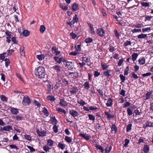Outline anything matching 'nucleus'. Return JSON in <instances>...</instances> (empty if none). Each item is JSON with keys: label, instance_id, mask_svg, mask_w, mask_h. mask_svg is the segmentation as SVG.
I'll use <instances>...</instances> for the list:
<instances>
[{"label": "nucleus", "instance_id": "1", "mask_svg": "<svg viewBox=\"0 0 153 153\" xmlns=\"http://www.w3.org/2000/svg\"><path fill=\"white\" fill-rule=\"evenodd\" d=\"M35 74L36 76L39 78H43L45 75L44 68L42 66L39 67L35 69Z\"/></svg>", "mask_w": 153, "mask_h": 153}, {"label": "nucleus", "instance_id": "2", "mask_svg": "<svg viewBox=\"0 0 153 153\" xmlns=\"http://www.w3.org/2000/svg\"><path fill=\"white\" fill-rule=\"evenodd\" d=\"M51 82L48 80L44 82L43 83L44 86L48 89L47 94H51V91L53 88V86H51Z\"/></svg>", "mask_w": 153, "mask_h": 153}, {"label": "nucleus", "instance_id": "3", "mask_svg": "<svg viewBox=\"0 0 153 153\" xmlns=\"http://www.w3.org/2000/svg\"><path fill=\"white\" fill-rule=\"evenodd\" d=\"M30 103V100L28 96L25 95L24 96L22 102V104L24 106L29 105Z\"/></svg>", "mask_w": 153, "mask_h": 153}, {"label": "nucleus", "instance_id": "4", "mask_svg": "<svg viewBox=\"0 0 153 153\" xmlns=\"http://www.w3.org/2000/svg\"><path fill=\"white\" fill-rule=\"evenodd\" d=\"M97 33L100 37H102L105 33V31L102 28H99L97 29Z\"/></svg>", "mask_w": 153, "mask_h": 153}, {"label": "nucleus", "instance_id": "5", "mask_svg": "<svg viewBox=\"0 0 153 153\" xmlns=\"http://www.w3.org/2000/svg\"><path fill=\"white\" fill-rule=\"evenodd\" d=\"M65 66L68 69L71 70L73 68L74 63L72 62L67 61L65 64Z\"/></svg>", "mask_w": 153, "mask_h": 153}, {"label": "nucleus", "instance_id": "6", "mask_svg": "<svg viewBox=\"0 0 153 153\" xmlns=\"http://www.w3.org/2000/svg\"><path fill=\"white\" fill-rule=\"evenodd\" d=\"M79 136L87 140H89L91 137L89 135L86 133H80L79 134Z\"/></svg>", "mask_w": 153, "mask_h": 153}, {"label": "nucleus", "instance_id": "7", "mask_svg": "<svg viewBox=\"0 0 153 153\" xmlns=\"http://www.w3.org/2000/svg\"><path fill=\"white\" fill-rule=\"evenodd\" d=\"M69 113L73 117H77L79 115L78 113L74 110H70Z\"/></svg>", "mask_w": 153, "mask_h": 153}, {"label": "nucleus", "instance_id": "8", "mask_svg": "<svg viewBox=\"0 0 153 153\" xmlns=\"http://www.w3.org/2000/svg\"><path fill=\"white\" fill-rule=\"evenodd\" d=\"M10 110L11 113L13 114L16 115L19 112L18 109L14 107H10Z\"/></svg>", "mask_w": 153, "mask_h": 153}, {"label": "nucleus", "instance_id": "9", "mask_svg": "<svg viewBox=\"0 0 153 153\" xmlns=\"http://www.w3.org/2000/svg\"><path fill=\"white\" fill-rule=\"evenodd\" d=\"M36 132L38 135L40 137H43L46 135V132L45 131H40L38 129H37Z\"/></svg>", "mask_w": 153, "mask_h": 153}, {"label": "nucleus", "instance_id": "10", "mask_svg": "<svg viewBox=\"0 0 153 153\" xmlns=\"http://www.w3.org/2000/svg\"><path fill=\"white\" fill-rule=\"evenodd\" d=\"M71 8L74 11L78 10L79 8V4L75 3H74L71 5Z\"/></svg>", "mask_w": 153, "mask_h": 153}, {"label": "nucleus", "instance_id": "11", "mask_svg": "<svg viewBox=\"0 0 153 153\" xmlns=\"http://www.w3.org/2000/svg\"><path fill=\"white\" fill-rule=\"evenodd\" d=\"M59 104L62 107H65L68 104L66 101H65L64 99H60V102Z\"/></svg>", "mask_w": 153, "mask_h": 153}, {"label": "nucleus", "instance_id": "12", "mask_svg": "<svg viewBox=\"0 0 153 153\" xmlns=\"http://www.w3.org/2000/svg\"><path fill=\"white\" fill-rule=\"evenodd\" d=\"M153 126V123L151 122H147L145 123V125L143 126V128L146 129L148 127H152Z\"/></svg>", "mask_w": 153, "mask_h": 153}, {"label": "nucleus", "instance_id": "13", "mask_svg": "<svg viewBox=\"0 0 153 153\" xmlns=\"http://www.w3.org/2000/svg\"><path fill=\"white\" fill-rule=\"evenodd\" d=\"M106 105L107 107H111L113 105V100L112 99L110 98H109L106 103Z\"/></svg>", "mask_w": 153, "mask_h": 153}, {"label": "nucleus", "instance_id": "14", "mask_svg": "<svg viewBox=\"0 0 153 153\" xmlns=\"http://www.w3.org/2000/svg\"><path fill=\"white\" fill-rule=\"evenodd\" d=\"M69 75L72 78H77L78 76V74L76 72H69Z\"/></svg>", "mask_w": 153, "mask_h": 153}, {"label": "nucleus", "instance_id": "15", "mask_svg": "<svg viewBox=\"0 0 153 153\" xmlns=\"http://www.w3.org/2000/svg\"><path fill=\"white\" fill-rule=\"evenodd\" d=\"M105 114L107 116V118L108 120H110L111 118L114 117V116L113 115L111 114L108 112L105 111L104 112Z\"/></svg>", "mask_w": 153, "mask_h": 153}, {"label": "nucleus", "instance_id": "16", "mask_svg": "<svg viewBox=\"0 0 153 153\" xmlns=\"http://www.w3.org/2000/svg\"><path fill=\"white\" fill-rule=\"evenodd\" d=\"M78 91V89L77 88L74 87L71 88L70 90V92L71 94H76Z\"/></svg>", "mask_w": 153, "mask_h": 153}, {"label": "nucleus", "instance_id": "17", "mask_svg": "<svg viewBox=\"0 0 153 153\" xmlns=\"http://www.w3.org/2000/svg\"><path fill=\"white\" fill-rule=\"evenodd\" d=\"M146 59L144 57H142V58H140L138 60V62L141 65H143L144 64L145 62Z\"/></svg>", "mask_w": 153, "mask_h": 153}, {"label": "nucleus", "instance_id": "18", "mask_svg": "<svg viewBox=\"0 0 153 153\" xmlns=\"http://www.w3.org/2000/svg\"><path fill=\"white\" fill-rule=\"evenodd\" d=\"M152 93V92L151 91L147 92L146 94L145 97V100H147L150 99Z\"/></svg>", "mask_w": 153, "mask_h": 153}, {"label": "nucleus", "instance_id": "19", "mask_svg": "<svg viewBox=\"0 0 153 153\" xmlns=\"http://www.w3.org/2000/svg\"><path fill=\"white\" fill-rule=\"evenodd\" d=\"M89 82L88 81L85 82L84 84L83 85V86H84V88L87 90H88L90 88V86H89Z\"/></svg>", "mask_w": 153, "mask_h": 153}, {"label": "nucleus", "instance_id": "20", "mask_svg": "<svg viewBox=\"0 0 153 153\" xmlns=\"http://www.w3.org/2000/svg\"><path fill=\"white\" fill-rule=\"evenodd\" d=\"M52 50L53 52L55 53L56 55H59L60 53V51H58L55 47H53L52 48Z\"/></svg>", "mask_w": 153, "mask_h": 153}, {"label": "nucleus", "instance_id": "21", "mask_svg": "<svg viewBox=\"0 0 153 153\" xmlns=\"http://www.w3.org/2000/svg\"><path fill=\"white\" fill-rule=\"evenodd\" d=\"M149 150V147L148 145H145L143 146V151L145 153H148Z\"/></svg>", "mask_w": 153, "mask_h": 153}, {"label": "nucleus", "instance_id": "22", "mask_svg": "<svg viewBox=\"0 0 153 153\" xmlns=\"http://www.w3.org/2000/svg\"><path fill=\"white\" fill-rule=\"evenodd\" d=\"M51 123L53 125H56L57 123V121L55 117H53L51 118L50 120Z\"/></svg>", "mask_w": 153, "mask_h": 153}, {"label": "nucleus", "instance_id": "23", "mask_svg": "<svg viewBox=\"0 0 153 153\" xmlns=\"http://www.w3.org/2000/svg\"><path fill=\"white\" fill-rule=\"evenodd\" d=\"M4 130L7 131H9L10 130H12V126L10 125H8L4 127Z\"/></svg>", "mask_w": 153, "mask_h": 153}, {"label": "nucleus", "instance_id": "24", "mask_svg": "<svg viewBox=\"0 0 153 153\" xmlns=\"http://www.w3.org/2000/svg\"><path fill=\"white\" fill-rule=\"evenodd\" d=\"M36 58L40 61H41L43 60V59H44L45 56L43 54H41V55H37L36 56Z\"/></svg>", "mask_w": 153, "mask_h": 153}, {"label": "nucleus", "instance_id": "25", "mask_svg": "<svg viewBox=\"0 0 153 153\" xmlns=\"http://www.w3.org/2000/svg\"><path fill=\"white\" fill-rule=\"evenodd\" d=\"M110 70L108 69L107 71H104L103 73L104 76L108 78L109 77L111 76L110 74Z\"/></svg>", "mask_w": 153, "mask_h": 153}, {"label": "nucleus", "instance_id": "26", "mask_svg": "<svg viewBox=\"0 0 153 153\" xmlns=\"http://www.w3.org/2000/svg\"><path fill=\"white\" fill-rule=\"evenodd\" d=\"M0 98L1 100L3 102H7L8 100V98L3 95H1L0 96Z\"/></svg>", "mask_w": 153, "mask_h": 153}, {"label": "nucleus", "instance_id": "27", "mask_svg": "<svg viewBox=\"0 0 153 153\" xmlns=\"http://www.w3.org/2000/svg\"><path fill=\"white\" fill-rule=\"evenodd\" d=\"M20 53L21 56H24L25 55V51L24 50V48L22 47L20 48Z\"/></svg>", "mask_w": 153, "mask_h": 153}, {"label": "nucleus", "instance_id": "28", "mask_svg": "<svg viewBox=\"0 0 153 153\" xmlns=\"http://www.w3.org/2000/svg\"><path fill=\"white\" fill-rule=\"evenodd\" d=\"M60 66L58 65H55L53 66V68L56 71V72L58 73L60 72L61 70L60 68Z\"/></svg>", "mask_w": 153, "mask_h": 153}, {"label": "nucleus", "instance_id": "29", "mask_svg": "<svg viewBox=\"0 0 153 153\" xmlns=\"http://www.w3.org/2000/svg\"><path fill=\"white\" fill-rule=\"evenodd\" d=\"M78 19H79L77 17V15L75 14V16H74L72 21L73 24H74L75 23H77L78 22Z\"/></svg>", "mask_w": 153, "mask_h": 153}, {"label": "nucleus", "instance_id": "30", "mask_svg": "<svg viewBox=\"0 0 153 153\" xmlns=\"http://www.w3.org/2000/svg\"><path fill=\"white\" fill-rule=\"evenodd\" d=\"M65 140L68 143H71L72 141V139L71 137L66 136L65 138Z\"/></svg>", "mask_w": 153, "mask_h": 153}, {"label": "nucleus", "instance_id": "31", "mask_svg": "<svg viewBox=\"0 0 153 153\" xmlns=\"http://www.w3.org/2000/svg\"><path fill=\"white\" fill-rule=\"evenodd\" d=\"M137 37L139 39H145L147 37V34H141L137 36Z\"/></svg>", "mask_w": 153, "mask_h": 153}, {"label": "nucleus", "instance_id": "32", "mask_svg": "<svg viewBox=\"0 0 153 153\" xmlns=\"http://www.w3.org/2000/svg\"><path fill=\"white\" fill-rule=\"evenodd\" d=\"M95 146L97 149L100 150L101 152H103L104 151V149L102 146L97 144L95 145Z\"/></svg>", "mask_w": 153, "mask_h": 153}, {"label": "nucleus", "instance_id": "33", "mask_svg": "<svg viewBox=\"0 0 153 153\" xmlns=\"http://www.w3.org/2000/svg\"><path fill=\"white\" fill-rule=\"evenodd\" d=\"M138 56V54L137 53H134L133 54L131 55L132 60L133 61H135Z\"/></svg>", "mask_w": 153, "mask_h": 153}, {"label": "nucleus", "instance_id": "34", "mask_svg": "<svg viewBox=\"0 0 153 153\" xmlns=\"http://www.w3.org/2000/svg\"><path fill=\"white\" fill-rule=\"evenodd\" d=\"M53 141L51 139H48L47 140V145L52 146L53 145Z\"/></svg>", "mask_w": 153, "mask_h": 153}, {"label": "nucleus", "instance_id": "35", "mask_svg": "<svg viewBox=\"0 0 153 153\" xmlns=\"http://www.w3.org/2000/svg\"><path fill=\"white\" fill-rule=\"evenodd\" d=\"M77 102L82 106H83L86 103L85 102L81 99L77 100Z\"/></svg>", "mask_w": 153, "mask_h": 153}, {"label": "nucleus", "instance_id": "36", "mask_svg": "<svg viewBox=\"0 0 153 153\" xmlns=\"http://www.w3.org/2000/svg\"><path fill=\"white\" fill-rule=\"evenodd\" d=\"M47 99L51 101H54L56 99L54 98V97L51 95L48 96L47 97Z\"/></svg>", "mask_w": 153, "mask_h": 153}, {"label": "nucleus", "instance_id": "37", "mask_svg": "<svg viewBox=\"0 0 153 153\" xmlns=\"http://www.w3.org/2000/svg\"><path fill=\"white\" fill-rule=\"evenodd\" d=\"M82 61L85 62L87 63L90 62V59L88 58V57L83 56L82 57Z\"/></svg>", "mask_w": 153, "mask_h": 153}, {"label": "nucleus", "instance_id": "38", "mask_svg": "<svg viewBox=\"0 0 153 153\" xmlns=\"http://www.w3.org/2000/svg\"><path fill=\"white\" fill-rule=\"evenodd\" d=\"M59 6L60 8H61L63 10H67L68 8V6H64L62 3H60L59 4Z\"/></svg>", "mask_w": 153, "mask_h": 153}, {"label": "nucleus", "instance_id": "39", "mask_svg": "<svg viewBox=\"0 0 153 153\" xmlns=\"http://www.w3.org/2000/svg\"><path fill=\"white\" fill-rule=\"evenodd\" d=\"M101 67L103 70H105L108 68L109 65H106V64H103V63H101Z\"/></svg>", "mask_w": 153, "mask_h": 153}, {"label": "nucleus", "instance_id": "40", "mask_svg": "<svg viewBox=\"0 0 153 153\" xmlns=\"http://www.w3.org/2000/svg\"><path fill=\"white\" fill-rule=\"evenodd\" d=\"M56 111L59 112H62L65 114L66 113V112L65 110L63 108H58L56 109Z\"/></svg>", "mask_w": 153, "mask_h": 153}, {"label": "nucleus", "instance_id": "41", "mask_svg": "<svg viewBox=\"0 0 153 153\" xmlns=\"http://www.w3.org/2000/svg\"><path fill=\"white\" fill-rule=\"evenodd\" d=\"M111 128L112 131H114L115 133L117 132V127H116L115 124H112L111 126Z\"/></svg>", "mask_w": 153, "mask_h": 153}, {"label": "nucleus", "instance_id": "42", "mask_svg": "<svg viewBox=\"0 0 153 153\" xmlns=\"http://www.w3.org/2000/svg\"><path fill=\"white\" fill-rule=\"evenodd\" d=\"M23 35L25 36H28L30 34V32L27 30H24L23 32Z\"/></svg>", "mask_w": 153, "mask_h": 153}, {"label": "nucleus", "instance_id": "43", "mask_svg": "<svg viewBox=\"0 0 153 153\" xmlns=\"http://www.w3.org/2000/svg\"><path fill=\"white\" fill-rule=\"evenodd\" d=\"M54 60L58 63L59 64H60L61 63V58H59L58 57H54L53 58Z\"/></svg>", "mask_w": 153, "mask_h": 153}, {"label": "nucleus", "instance_id": "44", "mask_svg": "<svg viewBox=\"0 0 153 153\" xmlns=\"http://www.w3.org/2000/svg\"><path fill=\"white\" fill-rule=\"evenodd\" d=\"M45 30V27L43 25H41L40 28V31L42 33H43Z\"/></svg>", "mask_w": 153, "mask_h": 153}, {"label": "nucleus", "instance_id": "45", "mask_svg": "<svg viewBox=\"0 0 153 153\" xmlns=\"http://www.w3.org/2000/svg\"><path fill=\"white\" fill-rule=\"evenodd\" d=\"M43 149L45 152H49V149H50L49 146L46 145L43 147Z\"/></svg>", "mask_w": 153, "mask_h": 153}, {"label": "nucleus", "instance_id": "46", "mask_svg": "<svg viewBox=\"0 0 153 153\" xmlns=\"http://www.w3.org/2000/svg\"><path fill=\"white\" fill-rule=\"evenodd\" d=\"M43 112L44 113V114L47 117L49 115V113L47 109L45 108H43Z\"/></svg>", "mask_w": 153, "mask_h": 153}, {"label": "nucleus", "instance_id": "47", "mask_svg": "<svg viewBox=\"0 0 153 153\" xmlns=\"http://www.w3.org/2000/svg\"><path fill=\"white\" fill-rule=\"evenodd\" d=\"M152 17V16L146 15L145 16L144 21L145 22L147 21H150Z\"/></svg>", "mask_w": 153, "mask_h": 153}, {"label": "nucleus", "instance_id": "48", "mask_svg": "<svg viewBox=\"0 0 153 153\" xmlns=\"http://www.w3.org/2000/svg\"><path fill=\"white\" fill-rule=\"evenodd\" d=\"M120 77L121 80V82H124L126 80L125 77L122 74H120Z\"/></svg>", "mask_w": 153, "mask_h": 153}, {"label": "nucleus", "instance_id": "49", "mask_svg": "<svg viewBox=\"0 0 153 153\" xmlns=\"http://www.w3.org/2000/svg\"><path fill=\"white\" fill-rule=\"evenodd\" d=\"M93 41V39L92 38L89 37L86 39L85 40V42L87 43H90L92 42Z\"/></svg>", "mask_w": 153, "mask_h": 153}, {"label": "nucleus", "instance_id": "50", "mask_svg": "<svg viewBox=\"0 0 153 153\" xmlns=\"http://www.w3.org/2000/svg\"><path fill=\"white\" fill-rule=\"evenodd\" d=\"M132 124L131 123L129 124L126 127V131L129 132L131 129Z\"/></svg>", "mask_w": 153, "mask_h": 153}, {"label": "nucleus", "instance_id": "51", "mask_svg": "<svg viewBox=\"0 0 153 153\" xmlns=\"http://www.w3.org/2000/svg\"><path fill=\"white\" fill-rule=\"evenodd\" d=\"M58 147L61 149H63L65 148V144L61 143H59L58 144Z\"/></svg>", "mask_w": 153, "mask_h": 153}, {"label": "nucleus", "instance_id": "52", "mask_svg": "<svg viewBox=\"0 0 153 153\" xmlns=\"http://www.w3.org/2000/svg\"><path fill=\"white\" fill-rule=\"evenodd\" d=\"M75 48L77 51H81V45H76Z\"/></svg>", "mask_w": 153, "mask_h": 153}, {"label": "nucleus", "instance_id": "53", "mask_svg": "<svg viewBox=\"0 0 153 153\" xmlns=\"http://www.w3.org/2000/svg\"><path fill=\"white\" fill-rule=\"evenodd\" d=\"M79 52L76 51H75L73 52H70L69 53V55H72L74 56H76L79 53Z\"/></svg>", "mask_w": 153, "mask_h": 153}, {"label": "nucleus", "instance_id": "54", "mask_svg": "<svg viewBox=\"0 0 153 153\" xmlns=\"http://www.w3.org/2000/svg\"><path fill=\"white\" fill-rule=\"evenodd\" d=\"M6 54V53H4L0 54V59L1 60L3 61L5 58V55Z\"/></svg>", "mask_w": 153, "mask_h": 153}, {"label": "nucleus", "instance_id": "55", "mask_svg": "<svg viewBox=\"0 0 153 153\" xmlns=\"http://www.w3.org/2000/svg\"><path fill=\"white\" fill-rule=\"evenodd\" d=\"M151 30L150 27L144 28L142 29V32L143 33L145 32H149Z\"/></svg>", "mask_w": 153, "mask_h": 153}, {"label": "nucleus", "instance_id": "56", "mask_svg": "<svg viewBox=\"0 0 153 153\" xmlns=\"http://www.w3.org/2000/svg\"><path fill=\"white\" fill-rule=\"evenodd\" d=\"M88 117L89 119L90 120L94 121L95 120V117L93 115L89 114L88 115Z\"/></svg>", "mask_w": 153, "mask_h": 153}, {"label": "nucleus", "instance_id": "57", "mask_svg": "<svg viewBox=\"0 0 153 153\" xmlns=\"http://www.w3.org/2000/svg\"><path fill=\"white\" fill-rule=\"evenodd\" d=\"M24 137L27 140L30 141L31 140V137L30 135L25 134L24 135Z\"/></svg>", "mask_w": 153, "mask_h": 153}, {"label": "nucleus", "instance_id": "58", "mask_svg": "<svg viewBox=\"0 0 153 153\" xmlns=\"http://www.w3.org/2000/svg\"><path fill=\"white\" fill-rule=\"evenodd\" d=\"M114 33L117 39L119 38V37L120 36L119 33L116 30H114Z\"/></svg>", "mask_w": 153, "mask_h": 153}, {"label": "nucleus", "instance_id": "59", "mask_svg": "<svg viewBox=\"0 0 153 153\" xmlns=\"http://www.w3.org/2000/svg\"><path fill=\"white\" fill-rule=\"evenodd\" d=\"M5 34L7 36V37H10V38L11 37L12 35L11 34V33L8 30L6 31L5 32Z\"/></svg>", "mask_w": 153, "mask_h": 153}, {"label": "nucleus", "instance_id": "60", "mask_svg": "<svg viewBox=\"0 0 153 153\" xmlns=\"http://www.w3.org/2000/svg\"><path fill=\"white\" fill-rule=\"evenodd\" d=\"M131 31L133 33H137L138 32H141V29H133L131 30Z\"/></svg>", "mask_w": 153, "mask_h": 153}, {"label": "nucleus", "instance_id": "61", "mask_svg": "<svg viewBox=\"0 0 153 153\" xmlns=\"http://www.w3.org/2000/svg\"><path fill=\"white\" fill-rule=\"evenodd\" d=\"M53 129L54 131V132L55 133H56L58 132V127L56 125H54L53 126Z\"/></svg>", "mask_w": 153, "mask_h": 153}, {"label": "nucleus", "instance_id": "62", "mask_svg": "<svg viewBox=\"0 0 153 153\" xmlns=\"http://www.w3.org/2000/svg\"><path fill=\"white\" fill-rule=\"evenodd\" d=\"M127 112L128 115H129V116H131L132 115V112L130 108H128L127 109Z\"/></svg>", "mask_w": 153, "mask_h": 153}, {"label": "nucleus", "instance_id": "63", "mask_svg": "<svg viewBox=\"0 0 153 153\" xmlns=\"http://www.w3.org/2000/svg\"><path fill=\"white\" fill-rule=\"evenodd\" d=\"M131 75L132 77L135 79H136L138 78V77L137 76V75L134 72H133L132 73Z\"/></svg>", "mask_w": 153, "mask_h": 153}, {"label": "nucleus", "instance_id": "64", "mask_svg": "<svg viewBox=\"0 0 153 153\" xmlns=\"http://www.w3.org/2000/svg\"><path fill=\"white\" fill-rule=\"evenodd\" d=\"M70 35L71 36L72 38L73 39H75L77 36L73 32L71 33Z\"/></svg>", "mask_w": 153, "mask_h": 153}]
</instances>
